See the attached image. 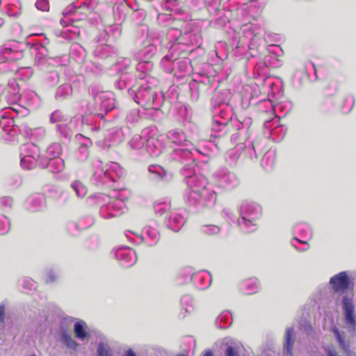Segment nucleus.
Masks as SVG:
<instances>
[{
	"instance_id": "09e8293b",
	"label": "nucleus",
	"mask_w": 356,
	"mask_h": 356,
	"mask_svg": "<svg viewBox=\"0 0 356 356\" xmlns=\"http://www.w3.org/2000/svg\"><path fill=\"white\" fill-rule=\"evenodd\" d=\"M26 45L29 46L31 49H33L37 51L35 58V64L36 65L41 63L46 57H49L47 56V49L44 47V44L40 43L39 42H32L31 40H27Z\"/></svg>"
},
{
	"instance_id": "79ce46f5",
	"label": "nucleus",
	"mask_w": 356,
	"mask_h": 356,
	"mask_svg": "<svg viewBox=\"0 0 356 356\" xmlns=\"http://www.w3.org/2000/svg\"><path fill=\"white\" fill-rule=\"evenodd\" d=\"M76 138L79 140V138L82 139L81 144L77 149L76 156L77 159L81 161H85L88 159L90 151L89 148L92 145V141L90 138L83 136L81 134H76Z\"/></svg>"
},
{
	"instance_id": "6ab92c4d",
	"label": "nucleus",
	"mask_w": 356,
	"mask_h": 356,
	"mask_svg": "<svg viewBox=\"0 0 356 356\" xmlns=\"http://www.w3.org/2000/svg\"><path fill=\"white\" fill-rule=\"evenodd\" d=\"M70 322L67 318H63L59 320L57 327L55 328V333L58 337L62 344L68 349L74 351L77 350L79 343L72 339L70 332Z\"/></svg>"
},
{
	"instance_id": "a19ab883",
	"label": "nucleus",
	"mask_w": 356,
	"mask_h": 356,
	"mask_svg": "<svg viewBox=\"0 0 356 356\" xmlns=\"http://www.w3.org/2000/svg\"><path fill=\"white\" fill-rule=\"evenodd\" d=\"M183 34V31L179 29L170 28L166 33V39L168 40L166 48L169 50L171 44H179V51H188V54L191 53L193 49L188 50L182 49L181 38Z\"/></svg>"
},
{
	"instance_id": "a18cd8bd",
	"label": "nucleus",
	"mask_w": 356,
	"mask_h": 356,
	"mask_svg": "<svg viewBox=\"0 0 356 356\" xmlns=\"http://www.w3.org/2000/svg\"><path fill=\"white\" fill-rule=\"evenodd\" d=\"M87 56L86 49L79 43H72L70 46L69 59H72L77 63L84 62Z\"/></svg>"
},
{
	"instance_id": "9b49d317",
	"label": "nucleus",
	"mask_w": 356,
	"mask_h": 356,
	"mask_svg": "<svg viewBox=\"0 0 356 356\" xmlns=\"http://www.w3.org/2000/svg\"><path fill=\"white\" fill-rule=\"evenodd\" d=\"M124 175V170L118 163L112 162L106 168L97 169L92 181L96 186L110 188Z\"/></svg>"
},
{
	"instance_id": "7c9ffc66",
	"label": "nucleus",
	"mask_w": 356,
	"mask_h": 356,
	"mask_svg": "<svg viewBox=\"0 0 356 356\" xmlns=\"http://www.w3.org/2000/svg\"><path fill=\"white\" fill-rule=\"evenodd\" d=\"M157 53V47L155 44L148 43L142 48H134L131 51V54L135 60H152Z\"/></svg>"
},
{
	"instance_id": "603ef678",
	"label": "nucleus",
	"mask_w": 356,
	"mask_h": 356,
	"mask_svg": "<svg viewBox=\"0 0 356 356\" xmlns=\"http://www.w3.org/2000/svg\"><path fill=\"white\" fill-rule=\"evenodd\" d=\"M283 54L282 49L278 45H273L269 50V54L266 55L264 58H269L268 65L271 67H279L282 65L281 60L277 57Z\"/></svg>"
},
{
	"instance_id": "aec40b11",
	"label": "nucleus",
	"mask_w": 356,
	"mask_h": 356,
	"mask_svg": "<svg viewBox=\"0 0 356 356\" xmlns=\"http://www.w3.org/2000/svg\"><path fill=\"white\" fill-rule=\"evenodd\" d=\"M329 284L334 293H345L348 291L354 289V280L348 276L346 271H341L330 279Z\"/></svg>"
},
{
	"instance_id": "f03ea898",
	"label": "nucleus",
	"mask_w": 356,
	"mask_h": 356,
	"mask_svg": "<svg viewBox=\"0 0 356 356\" xmlns=\"http://www.w3.org/2000/svg\"><path fill=\"white\" fill-rule=\"evenodd\" d=\"M232 134L229 132L228 134ZM230 141L235 145V148L229 149L225 154V161L229 166H235L240 156L239 151H243L245 154L251 160H257L258 155L263 152L266 145V138L257 137L252 125L250 131L245 137H240L236 142Z\"/></svg>"
},
{
	"instance_id": "58836bf2",
	"label": "nucleus",
	"mask_w": 356,
	"mask_h": 356,
	"mask_svg": "<svg viewBox=\"0 0 356 356\" xmlns=\"http://www.w3.org/2000/svg\"><path fill=\"white\" fill-rule=\"evenodd\" d=\"M118 54V51L117 49L106 44H98L93 51L94 56L101 60L113 58Z\"/></svg>"
},
{
	"instance_id": "c03bdc74",
	"label": "nucleus",
	"mask_w": 356,
	"mask_h": 356,
	"mask_svg": "<svg viewBox=\"0 0 356 356\" xmlns=\"http://www.w3.org/2000/svg\"><path fill=\"white\" fill-rule=\"evenodd\" d=\"M79 116H74L72 118L70 119V123H62L58 124L56 126V131L59 133L60 137L64 138L65 140L70 141L74 135V131L72 129V124L74 123L76 124L81 123V122H76L74 121L75 118H78Z\"/></svg>"
},
{
	"instance_id": "4d7b16f0",
	"label": "nucleus",
	"mask_w": 356,
	"mask_h": 356,
	"mask_svg": "<svg viewBox=\"0 0 356 356\" xmlns=\"http://www.w3.org/2000/svg\"><path fill=\"white\" fill-rule=\"evenodd\" d=\"M276 153L274 149H268L263 156L261 165L266 171H270L275 163Z\"/></svg>"
},
{
	"instance_id": "e2e57ef3",
	"label": "nucleus",
	"mask_w": 356,
	"mask_h": 356,
	"mask_svg": "<svg viewBox=\"0 0 356 356\" xmlns=\"http://www.w3.org/2000/svg\"><path fill=\"white\" fill-rule=\"evenodd\" d=\"M170 209V203L168 201L157 202L154 204V210L155 213L157 216H163L164 218L165 216H168L169 213L172 211Z\"/></svg>"
},
{
	"instance_id": "8fccbe9b",
	"label": "nucleus",
	"mask_w": 356,
	"mask_h": 356,
	"mask_svg": "<svg viewBox=\"0 0 356 356\" xmlns=\"http://www.w3.org/2000/svg\"><path fill=\"white\" fill-rule=\"evenodd\" d=\"M20 156L33 157L34 159H39V161L40 157L42 156L40 147L33 143L24 144L21 147Z\"/></svg>"
},
{
	"instance_id": "69168bd1",
	"label": "nucleus",
	"mask_w": 356,
	"mask_h": 356,
	"mask_svg": "<svg viewBox=\"0 0 356 356\" xmlns=\"http://www.w3.org/2000/svg\"><path fill=\"white\" fill-rule=\"evenodd\" d=\"M69 122V117L60 109L54 111L49 115V122L51 124H57L63 122L64 124Z\"/></svg>"
},
{
	"instance_id": "0eeeda50",
	"label": "nucleus",
	"mask_w": 356,
	"mask_h": 356,
	"mask_svg": "<svg viewBox=\"0 0 356 356\" xmlns=\"http://www.w3.org/2000/svg\"><path fill=\"white\" fill-rule=\"evenodd\" d=\"M63 148L60 143H54L49 145L42 154L40 160V168L48 170L53 174H58L65 169V161L60 157Z\"/></svg>"
},
{
	"instance_id": "1a4fd4ad",
	"label": "nucleus",
	"mask_w": 356,
	"mask_h": 356,
	"mask_svg": "<svg viewBox=\"0 0 356 356\" xmlns=\"http://www.w3.org/2000/svg\"><path fill=\"white\" fill-rule=\"evenodd\" d=\"M241 222L239 225L245 233H251L257 229L255 221L262 215L261 207L257 202L244 200L240 206Z\"/></svg>"
},
{
	"instance_id": "2eb2a0df",
	"label": "nucleus",
	"mask_w": 356,
	"mask_h": 356,
	"mask_svg": "<svg viewBox=\"0 0 356 356\" xmlns=\"http://www.w3.org/2000/svg\"><path fill=\"white\" fill-rule=\"evenodd\" d=\"M212 177L218 187L226 191H232L240 184L238 176L225 167H221L216 170Z\"/></svg>"
},
{
	"instance_id": "4468645a",
	"label": "nucleus",
	"mask_w": 356,
	"mask_h": 356,
	"mask_svg": "<svg viewBox=\"0 0 356 356\" xmlns=\"http://www.w3.org/2000/svg\"><path fill=\"white\" fill-rule=\"evenodd\" d=\"M204 8L213 19L210 24L216 28H222L229 22V16L226 14L225 8H220L218 0H204Z\"/></svg>"
},
{
	"instance_id": "423d86ee",
	"label": "nucleus",
	"mask_w": 356,
	"mask_h": 356,
	"mask_svg": "<svg viewBox=\"0 0 356 356\" xmlns=\"http://www.w3.org/2000/svg\"><path fill=\"white\" fill-rule=\"evenodd\" d=\"M218 80L216 76L200 73L189 83L192 100L197 101L200 96H208L217 90Z\"/></svg>"
},
{
	"instance_id": "ddd939ff",
	"label": "nucleus",
	"mask_w": 356,
	"mask_h": 356,
	"mask_svg": "<svg viewBox=\"0 0 356 356\" xmlns=\"http://www.w3.org/2000/svg\"><path fill=\"white\" fill-rule=\"evenodd\" d=\"M293 237L291 241V245L299 252H305L309 248L307 241L313 236V229L307 222H298L293 227Z\"/></svg>"
},
{
	"instance_id": "6e6d98bb",
	"label": "nucleus",
	"mask_w": 356,
	"mask_h": 356,
	"mask_svg": "<svg viewBox=\"0 0 356 356\" xmlns=\"http://www.w3.org/2000/svg\"><path fill=\"white\" fill-rule=\"evenodd\" d=\"M147 131L144 129L142 132V135H134L129 142V145L133 149H138L143 152L147 138L145 135L147 134Z\"/></svg>"
},
{
	"instance_id": "cd10ccee",
	"label": "nucleus",
	"mask_w": 356,
	"mask_h": 356,
	"mask_svg": "<svg viewBox=\"0 0 356 356\" xmlns=\"http://www.w3.org/2000/svg\"><path fill=\"white\" fill-rule=\"evenodd\" d=\"M163 222L169 229L177 232L185 224L186 218L180 210L175 209L165 217Z\"/></svg>"
},
{
	"instance_id": "f704fd0d",
	"label": "nucleus",
	"mask_w": 356,
	"mask_h": 356,
	"mask_svg": "<svg viewBox=\"0 0 356 356\" xmlns=\"http://www.w3.org/2000/svg\"><path fill=\"white\" fill-rule=\"evenodd\" d=\"M182 49L185 46H192V49L200 47L202 44V36L200 31L193 30H186L184 31L181 38Z\"/></svg>"
},
{
	"instance_id": "ea45409f",
	"label": "nucleus",
	"mask_w": 356,
	"mask_h": 356,
	"mask_svg": "<svg viewBox=\"0 0 356 356\" xmlns=\"http://www.w3.org/2000/svg\"><path fill=\"white\" fill-rule=\"evenodd\" d=\"M212 281L211 275L207 270L200 271L193 274L192 282L195 288L199 290L208 289Z\"/></svg>"
},
{
	"instance_id": "a211bd4d",
	"label": "nucleus",
	"mask_w": 356,
	"mask_h": 356,
	"mask_svg": "<svg viewBox=\"0 0 356 356\" xmlns=\"http://www.w3.org/2000/svg\"><path fill=\"white\" fill-rule=\"evenodd\" d=\"M353 296V292L350 294L346 293L342 296L341 301L344 321L348 327V331L352 334L356 331V315Z\"/></svg>"
},
{
	"instance_id": "bb28decb",
	"label": "nucleus",
	"mask_w": 356,
	"mask_h": 356,
	"mask_svg": "<svg viewBox=\"0 0 356 356\" xmlns=\"http://www.w3.org/2000/svg\"><path fill=\"white\" fill-rule=\"evenodd\" d=\"M114 254L120 264L124 268L132 266L137 261L136 252L127 246H120L115 248Z\"/></svg>"
},
{
	"instance_id": "4c0bfd02",
	"label": "nucleus",
	"mask_w": 356,
	"mask_h": 356,
	"mask_svg": "<svg viewBox=\"0 0 356 356\" xmlns=\"http://www.w3.org/2000/svg\"><path fill=\"white\" fill-rule=\"evenodd\" d=\"M63 15L64 17H70L68 21L73 22L75 20H82L85 19L88 13L82 12L81 9L79 8V1L77 3H72L68 5L63 11Z\"/></svg>"
},
{
	"instance_id": "e433bc0d",
	"label": "nucleus",
	"mask_w": 356,
	"mask_h": 356,
	"mask_svg": "<svg viewBox=\"0 0 356 356\" xmlns=\"http://www.w3.org/2000/svg\"><path fill=\"white\" fill-rule=\"evenodd\" d=\"M138 63L136 65V71L140 73L138 79L140 80L146 79L153 82H158L156 79L149 75L154 68V63L152 60H137Z\"/></svg>"
},
{
	"instance_id": "39448f33",
	"label": "nucleus",
	"mask_w": 356,
	"mask_h": 356,
	"mask_svg": "<svg viewBox=\"0 0 356 356\" xmlns=\"http://www.w3.org/2000/svg\"><path fill=\"white\" fill-rule=\"evenodd\" d=\"M156 83L146 80L145 83H139L134 91H131L129 97L145 109L159 110L164 102V95L152 86Z\"/></svg>"
},
{
	"instance_id": "f3484780",
	"label": "nucleus",
	"mask_w": 356,
	"mask_h": 356,
	"mask_svg": "<svg viewBox=\"0 0 356 356\" xmlns=\"http://www.w3.org/2000/svg\"><path fill=\"white\" fill-rule=\"evenodd\" d=\"M189 150L194 157V160L200 159V156H203L204 159L203 162L207 163L211 158L217 156L220 152V147L218 142L215 140H209L206 143L203 147H196L193 143V146L185 147Z\"/></svg>"
},
{
	"instance_id": "052dcab7",
	"label": "nucleus",
	"mask_w": 356,
	"mask_h": 356,
	"mask_svg": "<svg viewBox=\"0 0 356 356\" xmlns=\"http://www.w3.org/2000/svg\"><path fill=\"white\" fill-rule=\"evenodd\" d=\"M29 209L32 211L41 210L45 204V197L42 194L33 195L29 200Z\"/></svg>"
},
{
	"instance_id": "c9c22d12",
	"label": "nucleus",
	"mask_w": 356,
	"mask_h": 356,
	"mask_svg": "<svg viewBox=\"0 0 356 356\" xmlns=\"http://www.w3.org/2000/svg\"><path fill=\"white\" fill-rule=\"evenodd\" d=\"M332 332L334 334L339 348L343 351L346 356H356V353L350 349V344L346 340L344 332L340 331L337 326L332 327Z\"/></svg>"
},
{
	"instance_id": "864d4df0",
	"label": "nucleus",
	"mask_w": 356,
	"mask_h": 356,
	"mask_svg": "<svg viewBox=\"0 0 356 356\" xmlns=\"http://www.w3.org/2000/svg\"><path fill=\"white\" fill-rule=\"evenodd\" d=\"M73 92V89L70 83H64L58 86L54 94V99L57 102H63L69 99Z\"/></svg>"
},
{
	"instance_id": "393cba45",
	"label": "nucleus",
	"mask_w": 356,
	"mask_h": 356,
	"mask_svg": "<svg viewBox=\"0 0 356 356\" xmlns=\"http://www.w3.org/2000/svg\"><path fill=\"white\" fill-rule=\"evenodd\" d=\"M188 55V51H179V44H171L168 53L161 60L160 65L167 73H172L175 70V61L181 55Z\"/></svg>"
},
{
	"instance_id": "c85d7f7f",
	"label": "nucleus",
	"mask_w": 356,
	"mask_h": 356,
	"mask_svg": "<svg viewBox=\"0 0 356 356\" xmlns=\"http://www.w3.org/2000/svg\"><path fill=\"white\" fill-rule=\"evenodd\" d=\"M244 31L246 33L247 37L248 35L251 37L250 41L247 42L245 46L239 45L243 42L242 40L238 41V44L234 50V54L236 56H241L247 54V47L250 48V44L259 38L261 30L257 31L256 25L251 24L246 28V29L244 30Z\"/></svg>"
},
{
	"instance_id": "de8ad7c7",
	"label": "nucleus",
	"mask_w": 356,
	"mask_h": 356,
	"mask_svg": "<svg viewBox=\"0 0 356 356\" xmlns=\"http://www.w3.org/2000/svg\"><path fill=\"white\" fill-rule=\"evenodd\" d=\"M259 282L255 277L243 280L240 283L241 291L247 295L256 293L259 291Z\"/></svg>"
},
{
	"instance_id": "72a5a7b5",
	"label": "nucleus",
	"mask_w": 356,
	"mask_h": 356,
	"mask_svg": "<svg viewBox=\"0 0 356 356\" xmlns=\"http://www.w3.org/2000/svg\"><path fill=\"white\" fill-rule=\"evenodd\" d=\"M268 63H269V58H264L263 60L258 61L255 64L253 75L254 79L257 81L256 85L257 86H259L265 79L271 78V76H267L270 67Z\"/></svg>"
},
{
	"instance_id": "412c9836",
	"label": "nucleus",
	"mask_w": 356,
	"mask_h": 356,
	"mask_svg": "<svg viewBox=\"0 0 356 356\" xmlns=\"http://www.w3.org/2000/svg\"><path fill=\"white\" fill-rule=\"evenodd\" d=\"M259 87H261V90L268 94V98L275 102L278 101L284 95L283 83L280 78L265 79Z\"/></svg>"
},
{
	"instance_id": "bf43d9fd",
	"label": "nucleus",
	"mask_w": 356,
	"mask_h": 356,
	"mask_svg": "<svg viewBox=\"0 0 356 356\" xmlns=\"http://www.w3.org/2000/svg\"><path fill=\"white\" fill-rule=\"evenodd\" d=\"M233 321L232 314L229 311L222 312L216 318V325L220 329L229 327Z\"/></svg>"
},
{
	"instance_id": "13d9d810",
	"label": "nucleus",
	"mask_w": 356,
	"mask_h": 356,
	"mask_svg": "<svg viewBox=\"0 0 356 356\" xmlns=\"http://www.w3.org/2000/svg\"><path fill=\"white\" fill-rule=\"evenodd\" d=\"M74 332L75 337L81 341L88 339L90 337L87 331V324L82 320H79L74 323Z\"/></svg>"
},
{
	"instance_id": "3c124183",
	"label": "nucleus",
	"mask_w": 356,
	"mask_h": 356,
	"mask_svg": "<svg viewBox=\"0 0 356 356\" xmlns=\"http://www.w3.org/2000/svg\"><path fill=\"white\" fill-rule=\"evenodd\" d=\"M188 55L183 56L181 54L179 58L175 61V70L180 73L179 76H184L185 74H189L191 72L192 66L191 65V60L187 58Z\"/></svg>"
},
{
	"instance_id": "20e7f679",
	"label": "nucleus",
	"mask_w": 356,
	"mask_h": 356,
	"mask_svg": "<svg viewBox=\"0 0 356 356\" xmlns=\"http://www.w3.org/2000/svg\"><path fill=\"white\" fill-rule=\"evenodd\" d=\"M96 105L101 111L99 113L89 115H79L74 121L81 122V125L92 132H97L104 129L106 124L104 115L116 108V101L112 92L102 93Z\"/></svg>"
},
{
	"instance_id": "338daca9",
	"label": "nucleus",
	"mask_w": 356,
	"mask_h": 356,
	"mask_svg": "<svg viewBox=\"0 0 356 356\" xmlns=\"http://www.w3.org/2000/svg\"><path fill=\"white\" fill-rule=\"evenodd\" d=\"M131 65V60L127 57H118L115 63V69L118 74L122 72H129V69Z\"/></svg>"
},
{
	"instance_id": "680f3d73",
	"label": "nucleus",
	"mask_w": 356,
	"mask_h": 356,
	"mask_svg": "<svg viewBox=\"0 0 356 356\" xmlns=\"http://www.w3.org/2000/svg\"><path fill=\"white\" fill-rule=\"evenodd\" d=\"M180 303L182 309L185 312V314H191L195 309V301L190 294L184 295L181 298Z\"/></svg>"
},
{
	"instance_id": "f257e3e1",
	"label": "nucleus",
	"mask_w": 356,
	"mask_h": 356,
	"mask_svg": "<svg viewBox=\"0 0 356 356\" xmlns=\"http://www.w3.org/2000/svg\"><path fill=\"white\" fill-rule=\"evenodd\" d=\"M210 99V111L213 122L211 126V138H222L231 132V138L236 142L250 131L252 120L250 117L237 118L233 106L230 104L233 96L229 89L216 90Z\"/></svg>"
},
{
	"instance_id": "774afa93",
	"label": "nucleus",
	"mask_w": 356,
	"mask_h": 356,
	"mask_svg": "<svg viewBox=\"0 0 356 356\" xmlns=\"http://www.w3.org/2000/svg\"><path fill=\"white\" fill-rule=\"evenodd\" d=\"M20 165L22 168L26 170H30L39 166V159H34L33 157H26L20 156Z\"/></svg>"
},
{
	"instance_id": "f8f14e48",
	"label": "nucleus",
	"mask_w": 356,
	"mask_h": 356,
	"mask_svg": "<svg viewBox=\"0 0 356 356\" xmlns=\"http://www.w3.org/2000/svg\"><path fill=\"white\" fill-rule=\"evenodd\" d=\"M170 158L172 160L184 165L180 170V173L184 177L185 182L187 179L197 174V163L194 160L193 154L189 150L186 149H175L170 153Z\"/></svg>"
},
{
	"instance_id": "5fc2aeb1",
	"label": "nucleus",
	"mask_w": 356,
	"mask_h": 356,
	"mask_svg": "<svg viewBox=\"0 0 356 356\" xmlns=\"http://www.w3.org/2000/svg\"><path fill=\"white\" fill-rule=\"evenodd\" d=\"M295 330L293 327H288L286 329L285 343L284 346V355L291 356L292 350L295 342Z\"/></svg>"
},
{
	"instance_id": "0e129e2a",
	"label": "nucleus",
	"mask_w": 356,
	"mask_h": 356,
	"mask_svg": "<svg viewBox=\"0 0 356 356\" xmlns=\"http://www.w3.org/2000/svg\"><path fill=\"white\" fill-rule=\"evenodd\" d=\"M193 274L190 268H185L181 270L176 277L177 284L183 285L192 282Z\"/></svg>"
},
{
	"instance_id": "c756f323",
	"label": "nucleus",
	"mask_w": 356,
	"mask_h": 356,
	"mask_svg": "<svg viewBox=\"0 0 356 356\" xmlns=\"http://www.w3.org/2000/svg\"><path fill=\"white\" fill-rule=\"evenodd\" d=\"M148 172L149 173V179L156 182L166 184L172 179V174L165 170L159 165H150L148 167Z\"/></svg>"
},
{
	"instance_id": "2f4dec72",
	"label": "nucleus",
	"mask_w": 356,
	"mask_h": 356,
	"mask_svg": "<svg viewBox=\"0 0 356 356\" xmlns=\"http://www.w3.org/2000/svg\"><path fill=\"white\" fill-rule=\"evenodd\" d=\"M164 148L163 139L151 136L147 138L143 151H145L149 156L157 158L163 153Z\"/></svg>"
},
{
	"instance_id": "9d476101",
	"label": "nucleus",
	"mask_w": 356,
	"mask_h": 356,
	"mask_svg": "<svg viewBox=\"0 0 356 356\" xmlns=\"http://www.w3.org/2000/svg\"><path fill=\"white\" fill-rule=\"evenodd\" d=\"M185 202L196 212L212 208L216 202L217 195L212 189H203L201 192L184 194Z\"/></svg>"
},
{
	"instance_id": "dca6fc26",
	"label": "nucleus",
	"mask_w": 356,
	"mask_h": 356,
	"mask_svg": "<svg viewBox=\"0 0 356 356\" xmlns=\"http://www.w3.org/2000/svg\"><path fill=\"white\" fill-rule=\"evenodd\" d=\"M125 135L123 128L115 127L106 131L104 138L97 140V145L104 150L118 146L124 140Z\"/></svg>"
},
{
	"instance_id": "b1692460",
	"label": "nucleus",
	"mask_w": 356,
	"mask_h": 356,
	"mask_svg": "<svg viewBox=\"0 0 356 356\" xmlns=\"http://www.w3.org/2000/svg\"><path fill=\"white\" fill-rule=\"evenodd\" d=\"M166 138L168 141L176 145L189 147L193 146L195 138L192 134H188L181 128H175L168 131L166 134Z\"/></svg>"
},
{
	"instance_id": "5701e85b",
	"label": "nucleus",
	"mask_w": 356,
	"mask_h": 356,
	"mask_svg": "<svg viewBox=\"0 0 356 356\" xmlns=\"http://www.w3.org/2000/svg\"><path fill=\"white\" fill-rule=\"evenodd\" d=\"M286 133V128L280 124V118L271 122L266 121L264 125V134L267 138H271L272 140L279 143L283 140Z\"/></svg>"
},
{
	"instance_id": "49530a36",
	"label": "nucleus",
	"mask_w": 356,
	"mask_h": 356,
	"mask_svg": "<svg viewBox=\"0 0 356 356\" xmlns=\"http://www.w3.org/2000/svg\"><path fill=\"white\" fill-rule=\"evenodd\" d=\"M142 234L144 238V243L148 246H154L159 241L160 234L159 231L154 227L149 226L144 227Z\"/></svg>"
},
{
	"instance_id": "37998d69",
	"label": "nucleus",
	"mask_w": 356,
	"mask_h": 356,
	"mask_svg": "<svg viewBox=\"0 0 356 356\" xmlns=\"http://www.w3.org/2000/svg\"><path fill=\"white\" fill-rule=\"evenodd\" d=\"M19 99L24 102L30 109H36L41 105L40 96L33 90H28L20 95Z\"/></svg>"
},
{
	"instance_id": "a878e982",
	"label": "nucleus",
	"mask_w": 356,
	"mask_h": 356,
	"mask_svg": "<svg viewBox=\"0 0 356 356\" xmlns=\"http://www.w3.org/2000/svg\"><path fill=\"white\" fill-rule=\"evenodd\" d=\"M13 124L10 127L7 125L3 127V130L6 133L3 137L4 140L8 142H13L16 140L17 134H21L25 138H29L32 136V129L28 127L26 124H16L14 120H12Z\"/></svg>"
},
{
	"instance_id": "4be33fe9",
	"label": "nucleus",
	"mask_w": 356,
	"mask_h": 356,
	"mask_svg": "<svg viewBox=\"0 0 356 356\" xmlns=\"http://www.w3.org/2000/svg\"><path fill=\"white\" fill-rule=\"evenodd\" d=\"M118 77L114 81L115 88L120 91H126L129 97L131 91H134L138 86L136 75L131 72H122L118 74Z\"/></svg>"
},
{
	"instance_id": "473e14b6",
	"label": "nucleus",
	"mask_w": 356,
	"mask_h": 356,
	"mask_svg": "<svg viewBox=\"0 0 356 356\" xmlns=\"http://www.w3.org/2000/svg\"><path fill=\"white\" fill-rule=\"evenodd\" d=\"M207 179L204 175L196 174L186 181L188 188L185 190L184 193L201 192L203 189H209L207 188Z\"/></svg>"
},
{
	"instance_id": "7ed1b4c3",
	"label": "nucleus",
	"mask_w": 356,
	"mask_h": 356,
	"mask_svg": "<svg viewBox=\"0 0 356 356\" xmlns=\"http://www.w3.org/2000/svg\"><path fill=\"white\" fill-rule=\"evenodd\" d=\"M127 191L120 190L115 196V199L111 200V197L104 193H96L90 195L86 200L89 207L99 208V216L104 219H110L123 214L127 211L125 200H127Z\"/></svg>"
},
{
	"instance_id": "6e6552de",
	"label": "nucleus",
	"mask_w": 356,
	"mask_h": 356,
	"mask_svg": "<svg viewBox=\"0 0 356 356\" xmlns=\"http://www.w3.org/2000/svg\"><path fill=\"white\" fill-rule=\"evenodd\" d=\"M270 98L262 99L259 102H254V98H251L250 103L252 104H257V111L259 118L263 121V125L266 121L271 122L277 118H279L276 114V109L283 110L284 113H287L292 108V103L290 102H278L275 104Z\"/></svg>"
}]
</instances>
